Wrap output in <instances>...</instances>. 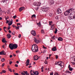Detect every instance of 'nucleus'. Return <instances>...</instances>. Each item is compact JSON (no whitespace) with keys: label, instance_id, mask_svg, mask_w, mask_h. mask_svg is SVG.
<instances>
[{"label":"nucleus","instance_id":"nucleus-8","mask_svg":"<svg viewBox=\"0 0 75 75\" xmlns=\"http://www.w3.org/2000/svg\"><path fill=\"white\" fill-rule=\"evenodd\" d=\"M31 33L32 34V35L33 36H35L36 35L35 31H34L33 30H32L31 32Z\"/></svg>","mask_w":75,"mask_h":75},{"label":"nucleus","instance_id":"nucleus-54","mask_svg":"<svg viewBox=\"0 0 75 75\" xmlns=\"http://www.w3.org/2000/svg\"><path fill=\"white\" fill-rule=\"evenodd\" d=\"M12 26L13 27V28H15L16 27V26H15L14 25H12Z\"/></svg>","mask_w":75,"mask_h":75},{"label":"nucleus","instance_id":"nucleus-19","mask_svg":"<svg viewBox=\"0 0 75 75\" xmlns=\"http://www.w3.org/2000/svg\"><path fill=\"white\" fill-rule=\"evenodd\" d=\"M74 10V9L73 8H70V9H68V10H67V11L71 12L72 11H73Z\"/></svg>","mask_w":75,"mask_h":75},{"label":"nucleus","instance_id":"nucleus-27","mask_svg":"<svg viewBox=\"0 0 75 75\" xmlns=\"http://www.w3.org/2000/svg\"><path fill=\"white\" fill-rule=\"evenodd\" d=\"M24 73H25V74L26 75H29V74L27 72V71H24Z\"/></svg>","mask_w":75,"mask_h":75},{"label":"nucleus","instance_id":"nucleus-16","mask_svg":"<svg viewBox=\"0 0 75 75\" xmlns=\"http://www.w3.org/2000/svg\"><path fill=\"white\" fill-rule=\"evenodd\" d=\"M2 42H3L4 43L7 42V41H6V38H3Z\"/></svg>","mask_w":75,"mask_h":75},{"label":"nucleus","instance_id":"nucleus-35","mask_svg":"<svg viewBox=\"0 0 75 75\" xmlns=\"http://www.w3.org/2000/svg\"><path fill=\"white\" fill-rule=\"evenodd\" d=\"M57 28H56L55 30V32H54V33L56 34L57 33Z\"/></svg>","mask_w":75,"mask_h":75},{"label":"nucleus","instance_id":"nucleus-41","mask_svg":"<svg viewBox=\"0 0 75 75\" xmlns=\"http://www.w3.org/2000/svg\"><path fill=\"white\" fill-rule=\"evenodd\" d=\"M8 69L9 71H10V72H12V70H11V69L8 68Z\"/></svg>","mask_w":75,"mask_h":75},{"label":"nucleus","instance_id":"nucleus-20","mask_svg":"<svg viewBox=\"0 0 75 75\" xmlns=\"http://www.w3.org/2000/svg\"><path fill=\"white\" fill-rule=\"evenodd\" d=\"M35 72L34 71H33L32 70L30 71V74L31 75H34V74Z\"/></svg>","mask_w":75,"mask_h":75},{"label":"nucleus","instance_id":"nucleus-30","mask_svg":"<svg viewBox=\"0 0 75 75\" xmlns=\"http://www.w3.org/2000/svg\"><path fill=\"white\" fill-rule=\"evenodd\" d=\"M73 60H74V62H75V56H74L73 57Z\"/></svg>","mask_w":75,"mask_h":75},{"label":"nucleus","instance_id":"nucleus-57","mask_svg":"<svg viewBox=\"0 0 75 75\" xmlns=\"http://www.w3.org/2000/svg\"><path fill=\"white\" fill-rule=\"evenodd\" d=\"M13 34V35H14L15 34V32H13L11 33Z\"/></svg>","mask_w":75,"mask_h":75},{"label":"nucleus","instance_id":"nucleus-13","mask_svg":"<svg viewBox=\"0 0 75 75\" xmlns=\"http://www.w3.org/2000/svg\"><path fill=\"white\" fill-rule=\"evenodd\" d=\"M54 27H55V25L53 24L51 25L50 27V29H51V30H53L54 28Z\"/></svg>","mask_w":75,"mask_h":75},{"label":"nucleus","instance_id":"nucleus-15","mask_svg":"<svg viewBox=\"0 0 75 75\" xmlns=\"http://www.w3.org/2000/svg\"><path fill=\"white\" fill-rule=\"evenodd\" d=\"M13 24V20H11V21L9 22V23L8 24V26H10L12 25Z\"/></svg>","mask_w":75,"mask_h":75},{"label":"nucleus","instance_id":"nucleus-45","mask_svg":"<svg viewBox=\"0 0 75 75\" xmlns=\"http://www.w3.org/2000/svg\"><path fill=\"white\" fill-rule=\"evenodd\" d=\"M52 15H53V14L52 13H50V14H49V16L50 17H52Z\"/></svg>","mask_w":75,"mask_h":75},{"label":"nucleus","instance_id":"nucleus-17","mask_svg":"<svg viewBox=\"0 0 75 75\" xmlns=\"http://www.w3.org/2000/svg\"><path fill=\"white\" fill-rule=\"evenodd\" d=\"M18 47V45L15 44H13V49H16Z\"/></svg>","mask_w":75,"mask_h":75},{"label":"nucleus","instance_id":"nucleus-33","mask_svg":"<svg viewBox=\"0 0 75 75\" xmlns=\"http://www.w3.org/2000/svg\"><path fill=\"white\" fill-rule=\"evenodd\" d=\"M7 28L6 27V26H4V31H6L5 29Z\"/></svg>","mask_w":75,"mask_h":75},{"label":"nucleus","instance_id":"nucleus-43","mask_svg":"<svg viewBox=\"0 0 75 75\" xmlns=\"http://www.w3.org/2000/svg\"><path fill=\"white\" fill-rule=\"evenodd\" d=\"M14 74L15 75H19V74L18 73H15Z\"/></svg>","mask_w":75,"mask_h":75},{"label":"nucleus","instance_id":"nucleus-3","mask_svg":"<svg viewBox=\"0 0 75 75\" xmlns=\"http://www.w3.org/2000/svg\"><path fill=\"white\" fill-rule=\"evenodd\" d=\"M55 64L56 65H57L58 66H60L62 68H64V62H63L59 61L57 62V63L56 62Z\"/></svg>","mask_w":75,"mask_h":75},{"label":"nucleus","instance_id":"nucleus-47","mask_svg":"<svg viewBox=\"0 0 75 75\" xmlns=\"http://www.w3.org/2000/svg\"><path fill=\"white\" fill-rule=\"evenodd\" d=\"M15 28H16V29L17 30V29H18L19 28V27H18L17 26H16Z\"/></svg>","mask_w":75,"mask_h":75},{"label":"nucleus","instance_id":"nucleus-21","mask_svg":"<svg viewBox=\"0 0 75 75\" xmlns=\"http://www.w3.org/2000/svg\"><path fill=\"white\" fill-rule=\"evenodd\" d=\"M57 40H59V41H62V38L61 37H59V38H57Z\"/></svg>","mask_w":75,"mask_h":75},{"label":"nucleus","instance_id":"nucleus-38","mask_svg":"<svg viewBox=\"0 0 75 75\" xmlns=\"http://www.w3.org/2000/svg\"><path fill=\"white\" fill-rule=\"evenodd\" d=\"M54 37H55V36L54 35V36H53L52 37V39H53V40H54V39H55Z\"/></svg>","mask_w":75,"mask_h":75},{"label":"nucleus","instance_id":"nucleus-7","mask_svg":"<svg viewBox=\"0 0 75 75\" xmlns=\"http://www.w3.org/2000/svg\"><path fill=\"white\" fill-rule=\"evenodd\" d=\"M71 12L70 11L67 10L66 11V12H65V13H64V15H65V16H67Z\"/></svg>","mask_w":75,"mask_h":75},{"label":"nucleus","instance_id":"nucleus-51","mask_svg":"<svg viewBox=\"0 0 75 75\" xmlns=\"http://www.w3.org/2000/svg\"><path fill=\"white\" fill-rule=\"evenodd\" d=\"M9 22V21H7L6 22V24H8V23Z\"/></svg>","mask_w":75,"mask_h":75},{"label":"nucleus","instance_id":"nucleus-24","mask_svg":"<svg viewBox=\"0 0 75 75\" xmlns=\"http://www.w3.org/2000/svg\"><path fill=\"white\" fill-rule=\"evenodd\" d=\"M60 16H57L55 17V18L56 20H59L60 19Z\"/></svg>","mask_w":75,"mask_h":75},{"label":"nucleus","instance_id":"nucleus-6","mask_svg":"<svg viewBox=\"0 0 75 75\" xmlns=\"http://www.w3.org/2000/svg\"><path fill=\"white\" fill-rule=\"evenodd\" d=\"M9 47L10 49L11 50H13L14 49L13 47V44L10 43L9 45Z\"/></svg>","mask_w":75,"mask_h":75},{"label":"nucleus","instance_id":"nucleus-1","mask_svg":"<svg viewBox=\"0 0 75 75\" xmlns=\"http://www.w3.org/2000/svg\"><path fill=\"white\" fill-rule=\"evenodd\" d=\"M32 51L34 52H36L38 51V46L36 44H33L32 46Z\"/></svg>","mask_w":75,"mask_h":75},{"label":"nucleus","instance_id":"nucleus-5","mask_svg":"<svg viewBox=\"0 0 75 75\" xmlns=\"http://www.w3.org/2000/svg\"><path fill=\"white\" fill-rule=\"evenodd\" d=\"M49 9V8H47V7H45L42 8V11L44 12H46Z\"/></svg>","mask_w":75,"mask_h":75},{"label":"nucleus","instance_id":"nucleus-10","mask_svg":"<svg viewBox=\"0 0 75 75\" xmlns=\"http://www.w3.org/2000/svg\"><path fill=\"white\" fill-rule=\"evenodd\" d=\"M62 10L60 8H59L57 9V13L58 14H61Z\"/></svg>","mask_w":75,"mask_h":75},{"label":"nucleus","instance_id":"nucleus-52","mask_svg":"<svg viewBox=\"0 0 75 75\" xmlns=\"http://www.w3.org/2000/svg\"><path fill=\"white\" fill-rule=\"evenodd\" d=\"M43 49H47V47H45L44 46H43Z\"/></svg>","mask_w":75,"mask_h":75},{"label":"nucleus","instance_id":"nucleus-9","mask_svg":"<svg viewBox=\"0 0 75 75\" xmlns=\"http://www.w3.org/2000/svg\"><path fill=\"white\" fill-rule=\"evenodd\" d=\"M33 40H34V42H35V43L37 44L39 43L40 42L38 40H37L36 39V38H34V39H33Z\"/></svg>","mask_w":75,"mask_h":75},{"label":"nucleus","instance_id":"nucleus-2","mask_svg":"<svg viewBox=\"0 0 75 75\" xmlns=\"http://www.w3.org/2000/svg\"><path fill=\"white\" fill-rule=\"evenodd\" d=\"M68 18L70 20L75 19V12L72 11L71 12V13L69 15Z\"/></svg>","mask_w":75,"mask_h":75},{"label":"nucleus","instance_id":"nucleus-22","mask_svg":"<svg viewBox=\"0 0 75 75\" xmlns=\"http://www.w3.org/2000/svg\"><path fill=\"white\" fill-rule=\"evenodd\" d=\"M54 1H50V5H52L53 4H54Z\"/></svg>","mask_w":75,"mask_h":75},{"label":"nucleus","instance_id":"nucleus-48","mask_svg":"<svg viewBox=\"0 0 75 75\" xmlns=\"http://www.w3.org/2000/svg\"><path fill=\"white\" fill-rule=\"evenodd\" d=\"M21 34H19V35H18V37H19V38H21Z\"/></svg>","mask_w":75,"mask_h":75},{"label":"nucleus","instance_id":"nucleus-37","mask_svg":"<svg viewBox=\"0 0 75 75\" xmlns=\"http://www.w3.org/2000/svg\"><path fill=\"white\" fill-rule=\"evenodd\" d=\"M6 72V70H2V73H5Z\"/></svg>","mask_w":75,"mask_h":75},{"label":"nucleus","instance_id":"nucleus-31","mask_svg":"<svg viewBox=\"0 0 75 75\" xmlns=\"http://www.w3.org/2000/svg\"><path fill=\"white\" fill-rule=\"evenodd\" d=\"M1 61L2 62H4V61H5V59H4V58H2V59H1Z\"/></svg>","mask_w":75,"mask_h":75},{"label":"nucleus","instance_id":"nucleus-49","mask_svg":"<svg viewBox=\"0 0 75 75\" xmlns=\"http://www.w3.org/2000/svg\"><path fill=\"white\" fill-rule=\"evenodd\" d=\"M54 75H59V74L57 72H55L54 74Z\"/></svg>","mask_w":75,"mask_h":75},{"label":"nucleus","instance_id":"nucleus-60","mask_svg":"<svg viewBox=\"0 0 75 75\" xmlns=\"http://www.w3.org/2000/svg\"><path fill=\"white\" fill-rule=\"evenodd\" d=\"M50 75H53V72H51L50 74Z\"/></svg>","mask_w":75,"mask_h":75},{"label":"nucleus","instance_id":"nucleus-12","mask_svg":"<svg viewBox=\"0 0 75 75\" xmlns=\"http://www.w3.org/2000/svg\"><path fill=\"white\" fill-rule=\"evenodd\" d=\"M6 53H4V51L0 52V55H6Z\"/></svg>","mask_w":75,"mask_h":75},{"label":"nucleus","instance_id":"nucleus-36","mask_svg":"<svg viewBox=\"0 0 75 75\" xmlns=\"http://www.w3.org/2000/svg\"><path fill=\"white\" fill-rule=\"evenodd\" d=\"M49 25H51V24H52V21H49Z\"/></svg>","mask_w":75,"mask_h":75},{"label":"nucleus","instance_id":"nucleus-62","mask_svg":"<svg viewBox=\"0 0 75 75\" xmlns=\"http://www.w3.org/2000/svg\"><path fill=\"white\" fill-rule=\"evenodd\" d=\"M21 25V24L20 23H17V25Z\"/></svg>","mask_w":75,"mask_h":75},{"label":"nucleus","instance_id":"nucleus-11","mask_svg":"<svg viewBox=\"0 0 75 75\" xmlns=\"http://www.w3.org/2000/svg\"><path fill=\"white\" fill-rule=\"evenodd\" d=\"M68 68H69V70L70 71H72L73 70V69H72V68L71 67V65L70 64H69Z\"/></svg>","mask_w":75,"mask_h":75},{"label":"nucleus","instance_id":"nucleus-58","mask_svg":"<svg viewBox=\"0 0 75 75\" xmlns=\"http://www.w3.org/2000/svg\"><path fill=\"white\" fill-rule=\"evenodd\" d=\"M15 67H18V64H16L15 65Z\"/></svg>","mask_w":75,"mask_h":75},{"label":"nucleus","instance_id":"nucleus-28","mask_svg":"<svg viewBox=\"0 0 75 75\" xmlns=\"http://www.w3.org/2000/svg\"><path fill=\"white\" fill-rule=\"evenodd\" d=\"M66 73H69V74H71V72H70V71H69V70H67L66 71Z\"/></svg>","mask_w":75,"mask_h":75},{"label":"nucleus","instance_id":"nucleus-39","mask_svg":"<svg viewBox=\"0 0 75 75\" xmlns=\"http://www.w3.org/2000/svg\"><path fill=\"white\" fill-rule=\"evenodd\" d=\"M8 19V17L7 16V17H5V19H6V21H7V19Z\"/></svg>","mask_w":75,"mask_h":75},{"label":"nucleus","instance_id":"nucleus-23","mask_svg":"<svg viewBox=\"0 0 75 75\" xmlns=\"http://www.w3.org/2000/svg\"><path fill=\"white\" fill-rule=\"evenodd\" d=\"M52 50L54 51H55L57 50L56 47H54L52 49Z\"/></svg>","mask_w":75,"mask_h":75},{"label":"nucleus","instance_id":"nucleus-46","mask_svg":"<svg viewBox=\"0 0 75 75\" xmlns=\"http://www.w3.org/2000/svg\"><path fill=\"white\" fill-rule=\"evenodd\" d=\"M5 65V64H4V63H3V64H2V67H3Z\"/></svg>","mask_w":75,"mask_h":75},{"label":"nucleus","instance_id":"nucleus-61","mask_svg":"<svg viewBox=\"0 0 75 75\" xmlns=\"http://www.w3.org/2000/svg\"><path fill=\"white\" fill-rule=\"evenodd\" d=\"M43 68H44L43 66H42V68H41V69H42V70L43 69Z\"/></svg>","mask_w":75,"mask_h":75},{"label":"nucleus","instance_id":"nucleus-34","mask_svg":"<svg viewBox=\"0 0 75 75\" xmlns=\"http://www.w3.org/2000/svg\"><path fill=\"white\" fill-rule=\"evenodd\" d=\"M27 63L28 64H29V63H30V60H29V59H27V61H26Z\"/></svg>","mask_w":75,"mask_h":75},{"label":"nucleus","instance_id":"nucleus-32","mask_svg":"<svg viewBox=\"0 0 75 75\" xmlns=\"http://www.w3.org/2000/svg\"><path fill=\"white\" fill-rule=\"evenodd\" d=\"M31 17H32V18H34H34H36V16H35V15L34 14V15H33Z\"/></svg>","mask_w":75,"mask_h":75},{"label":"nucleus","instance_id":"nucleus-64","mask_svg":"<svg viewBox=\"0 0 75 75\" xmlns=\"http://www.w3.org/2000/svg\"><path fill=\"white\" fill-rule=\"evenodd\" d=\"M31 67H32V66H30V65H29V68H30Z\"/></svg>","mask_w":75,"mask_h":75},{"label":"nucleus","instance_id":"nucleus-26","mask_svg":"<svg viewBox=\"0 0 75 75\" xmlns=\"http://www.w3.org/2000/svg\"><path fill=\"white\" fill-rule=\"evenodd\" d=\"M10 37H11V35H10V34L7 35V38H10Z\"/></svg>","mask_w":75,"mask_h":75},{"label":"nucleus","instance_id":"nucleus-53","mask_svg":"<svg viewBox=\"0 0 75 75\" xmlns=\"http://www.w3.org/2000/svg\"><path fill=\"white\" fill-rule=\"evenodd\" d=\"M25 74V73L24 72V71H23V72L21 73V74H22V75H24V74Z\"/></svg>","mask_w":75,"mask_h":75},{"label":"nucleus","instance_id":"nucleus-44","mask_svg":"<svg viewBox=\"0 0 75 75\" xmlns=\"http://www.w3.org/2000/svg\"><path fill=\"white\" fill-rule=\"evenodd\" d=\"M71 63L73 65H74L75 64V63L74 62H71Z\"/></svg>","mask_w":75,"mask_h":75},{"label":"nucleus","instance_id":"nucleus-18","mask_svg":"<svg viewBox=\"0 0 75 75\" xmlns=\"http://www.w3.org/2000/svg\"><path fill=\"white\" fill-rule=\"evenodd\" d=\"M25 9V8L24 7H21L19 8V11L20 12L22 10H23Z\"/></svg>","mask_w":75,"mask_h":75},{"label":"nucleus","instance_id":"nucleus-4","mask_svg":"<svg viewBox=\"0 0 75 75\" xmlns=\"http://www.w3.org/2000/svg\"><path fill=\"white\" fill-rule=\"evenodd\" d=\"M33 5L35 6H39L41 5V3L40 2H35L33 3Z\"/></svg>","mask_w":75,"mask_h":75},{"label":"nucleus","instance_id":"nucleus-29","mask_svg":"<svg viewBox=\"0 0 75 75\" xmlns=\"http://www.w3.org/2000/svg\"><path fill=\"white\" fill-rule=\"evenodd\" d=\"M8 0H3L2 2L3 3L5 2H7L8 1Z\"/></svg>","mask_w":75,"mask_h":75},{"label":"nucleus","instance_id":"nucleus-25","mask_svg":"<svg viewBox=\"0 0 75 75\" xmlns=\"http://www.w3.org/2000/svg\"><path fill=\"white\" fill-rule=\"evenodd\" d=\"M38 74H39V73L38 71H35V73L33 74L34 75V74H35V75H38Z\"/></svg>","mask_w":75,"mask_h":75},{"label":"nucleus","instance_id":"nucleus-63","mask_svg":"<svg viewBox=\"0 0 75 75\" xmlns=\"http://www.w3.org/2000/svg\"><path fill=\"white\" fill-rule=\"evenodd\" d=\"M38 25H41V23H38L37 24Z\"/></svg>","mask_w":75,"mask_h":75},{"label":"nucleus","instance_id":"nucleus-40","mask_svg":"<svg viewBox=\"0 0 75 75\" xmlns=\"http://www.w3.org/2000/svg\"><path fill=\"white\" fill-rule=\"evenodd\" d=\"M17 18V16L16 15H15L13 16V18L14 19H15V18Z\"/></svg>","mask_w":75,"mask_h":75},{"label":"nucleus","instance_id":"nucleus-14","mask_svg":"<svg viewBox=\"0 0 75 75\" xmlns=\"http://www.w3.org/2000/svg\"><path fill=\"white\" fill-rule=\"evenodd\" d=\"M34 59L35 60H38V57L37 55L34 56Z\"/></svg>","mask_w":75,"mask_h":75},{"label":"nucleus","instance_id":"nucleus-42","mask_svg":"<svg viewBox=\"0 0 75 75\" xmlns=\"http://www.w3.org/2000/svg\"><path fill=\"white\" fill-rule=\"evenodd\" d=\"M16 52V53H19V51L17 50Z\"/></svg>","mask_w":75,"mask_h":75},{"label":"nucleus","instance_id":"nucleus-56","mask_svg":"<svg viewBox=\"0 0 75 75\" xmlns=\"http://www.w3.org/2000/svg\"><path fill=\"white\" fill-rule=\"evenodd\" d=\"M58 58V56L57 55H56V59H57Z\"/></svg>","mask_w":75,"mask_h":75},{"label":"nucleus","instance_id":"nucleus-50","mask_svg":"<svg viewBox=\"0 0 75 75\" xmlns=\"http://www.w3.org/2000/svg\"><path fill=\"white\" fill-rule=\"evenodd\" d=\"M10 28H11V27L10 26H8V30H9V29H10Z\"/></svg>","mask_w":75,"mask_h":75},{"label":"nucleus","instance_id":"nucleus-59","mask_svg":"<svg viewBox=\"0 0 75 75\" xmlns=\"http://www.w3.org/2000/svg\"><path fill=\"white\" fill-rule=\"evenodd\" d=\"M41 32H42V33H44V31L43 30H42V31H41Z\"/></svg>","mask_w":75,"mask_h":75},{"label":"nucleus","instance_id":"nucleus-55","mask_svg":"<svg viewBox=\"0 0 75 75\" xmlns=\"http://www.w3.org/2000/svg\"><path fill=\"white\" fill-rule=\"evenodd\" d=\"M12 63H13V62H12V61H10L9 62V64H11Z\"/></svg>","mask_w":75,"mask_h":75}]
</instances>
